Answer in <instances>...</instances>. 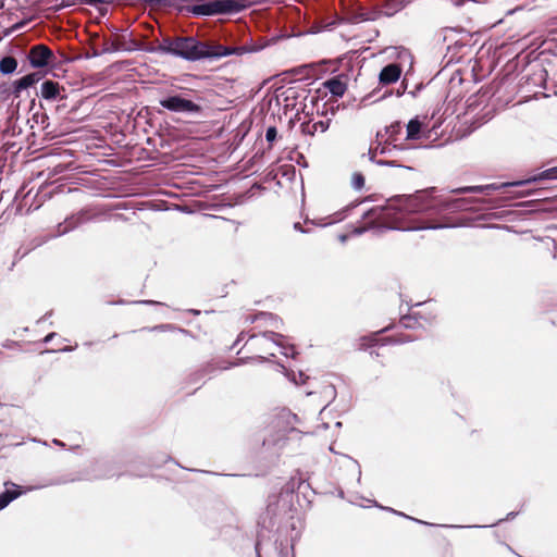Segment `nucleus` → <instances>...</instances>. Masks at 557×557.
I'll list each match as a JSON object with an SVG mask.
<instances>
[{
  "label": "nucleus",
  "mask_w": 557,
  "mask_h": 557,
  "mask_svg": "<svg viewBox=\"0 0 557 557\" xmlns=\"http://www.w3.org/2000/svg\"><path fill=\"white\" fill-rule=\"evenodd\" d=\"M81 1L84 3H87V4H95V3L106 2L107 0H81Z\"/></svg>",
  "instance_id": "obj_18"
},
{
  "label": "nucleus",
  "mask_w": 557,
  "mask_h": 557,
  "mask_svg": "<svg viewBox=\"0 0 557 557\" xmlns=\"http://www.w3.org/2000/svg\"><path fill=\"white\" fill-rule=\"evenodd\" d=\"M324 86L334 96H342L346 90V85L338 78H332L324 83Z\"/></svg>",
  "instance_id": "obj_11"
},
{
  "label": "nucleus",
  "mask_w": 557,
  "mask_h": 557,
  "mask_svg": "<svg viewBox=\"0 0 557 557\" xmlns=\"http://www.w3.org/2000/svg\"><path fill=\"white\" fill-rule=\"evenodd\" d=\"M351 183L355 189H361L364 186V177L360 173H355Z\"/></svg>",
  "instance_id": "obj_14"
},
{
  "label": "nucleus",
  "mask_w": 557,
  "mask_h": 557,
  "mask_svg": "<svg viewBox=\"0 0 557 557\" xmlns=\"http://www.w3.org/2000/svg\"><path fill=\"white\" fill-rule=\"evenodd\" d=\"M160 104L175 113H193L199 111V106L180 95L169 96L160 100Z\"/></svg>",
  "instance_id": "obj_2"
},
{
  "label": "nucleus",
  "mask_w": 557,
  "mask_h": 557,
  "mask_svg": "<svg viewBox=\"0 0 557 557\" xmlns=\"http://www.w3.org/2000/svg\"><path fill=\"white\" fill-rule=\"evenodd\" d=\"M61 87L58 83L52 81H46L41 85V97L47 100H54L60 96Z\"/></svg>",
  "instance_id": "obj_8"
},
{
  "label": "nucleus",
  "mask_w": 557,
  "mask_h": 557,
  "mask_svg": "<svg viewBox=\"0 0 557 557\" xmlns=\"http://www.w3.org/2000/svg\"><path fill=\"white\" fill-rule=\"evenodd\" d=\"M54 336V333H50L46 336L45 342L48 343Z\"/></svg>",
  "instance_id": "obj_20"
},
{
  "label": "nucleus",
  "mask_w": 557,
  "mask_h": 557,
  "mask_svg": "<svg viewBox=\"0 0 557 557\" xmlns=\"http://www.w3.org/2000/svg\"><path fill=\"white\" fill-rule=\"evenodd\" d=\"M282 354L285 355V356H289L288 349L285 348V347H283Z\"/></svg>",
  "instance_id": "obj_21"
},
{
  "label": "nucleus",
  "mask_w": 557,
  "mask_h": 557,
  "mask_svg": "<svg viewBox=\"0 0 557 557\" xmlns=\"http://www.w3.org/2000/svg\"><path fill=\"white\" fill-rule=\"evenodd\" d=\"M52 55V51L48 47L38 45L30 49L28 58L33 67H44L49 64Z\"/></svg>",
  "instance_id": "obj_4"
},
{
  "label": "nucleus",
  "mask_w": 557,
  "mask_h": 557,
  "mask_svg": "<svg viewBox=\"0 0 557 557\" xmlns=\"http://www.w3.org/2000/svg\"><path fill=\"white\" fill-rule=\"evenodd\" d=\"M293 380H294V382H295L296 384H298V383H300V382H301V383H304V382H305V379H304V374H302V373H299V377H298V380H297L295 376H294V379H293Z\"/></svg>",
  "instance_id": "obj_19"
},
{
  "label": "nucleus",
  "mask_w": 557,
  "mask_h": 557,
  "mask_svg": "<svg viewBox=\"0 0 557 557\" xmlns=\"http://www.w3.org/2000/svg\"><path fill=\"white\" fill-rule=\"evenodd\" d=\"M239 5L233 0H216L207 4L198 5L195 9L196 13L212 15L220 13H228L238 11Z\"/></svg>",
  "instance_id": "obj_3"
},
{
  "label": "nucleus",
  "mask_w": 557,
  "mask_h": 557,
  "mask_svg": "<svg viewBox=\"0 0 557 557\" xmlns=\"http://www.w3.org/2000/svg\"><path fill=\"white\" fill-rule=\"evenodd\" d=\"M158 50L189 61L222 58L237 52L236 49L226 48L213 41H198L194 37L163 38Z\"/></svg>",
  "instance_id": "obj_1"
},
{
  "label": "nucleus",
  "mask_w": 557,
  "mask_h": 557,
  "mask_svg": "<svg viewBox=\"0 0 557 557\" xmlns=\"http://www.w3.org/2000/svg\"><path fill=\"white\" fill-rule=\"evenodd\" d=\"M12 486L14 490L8 488L4 493L0 494V510L5 508L13 499L22 494L17 485L12 484Z\"/></svg>",
  "instance_id": "obj_10"
},
{
  "label": "nucleus",
  "mask_w": 557,
  "mask_h": 557,
  "mask_svg": "<svg viewBox=\"0 0 557 557\" xmlns=\"http://www.w3.org/2000/svg\"><path fill=\"white\" fill-rule=\"evenodd\" d=\"M487 188H490V186H470V187H465V188L458 189V191H461V193H467V191H470V193H481V191H483L484 189H487Z\"/></svg>",
  "instance_id": "obj_16"
},
{
  "label": "nucleus",
  "mask_w": 557,
  "mask_h": 557,
  "mask_svg": "<svg viewBox=\"0 0 557 557\" xmlns=\"http://www.w3.org/2000/svg\"><path fill=\"white\" fill-rule=\"evenodd\" d=\"M346 238H347V236H346V235H342V236H339V239H341V242H343V243L346 240Z\"/></svg>",
  "instance_id": "obj_22"
},
{
  "label": "nucleus",
  "mask_w": 557,
  "mask_h": 557,
  "mask_svg": "<svg viewBox=\"0 0 557 557\" xmlns=\"http://www.w3.org/2000/svg\"><path fill=\"white\" fill-rule=\"evenodd\" d=\"M150 2H159L160 0H149Z\"/></svg>",
  "instance_id": "obj_24"
},
{
  "label": "nucleus",
  "mask_w": 557,
  "mask_h": 557,
  "mask_svg": "<svg viewBox=\"0 0 557 557\" xmlns=\"http://www.w3.org/2000/svg\"><path fill=\"white\" fill-rule=\"evenodd\" d=\"M17 62L12 57H5L0 61V71L3 74H10L16 70Z\"/></svg>",
  "instance_id": "obj_13"
},
{
  "label": "nucleus",
  "mask_w": 557,
  "mask_h": 557,
  "mask_svg": "<svg viewBox=\"0 0 557 557\" xmlns=\"http://www.w3.org/2000/svg\"><path fill=\"white\" fill-rule=\"evenodd\" d=\"M391 207L396 202L400 211L408 213L419 212L421 210L418 196H397L391 200Z\"/></svg>",
  "instance_id": "obj_5"
},
{
  "label": "nucleus",
  "mask_w": 557,
  "mask_h": 557,
  "mask_svg": "<svg viewBox=\"0 0 557 557\" xmlns=\"http://www.w3.org/2000/svg\"><path fill=\"white\" fill-rule=\"evenodd\" d=\"M267 140L272 141L276 137V129L274 127H269L265 134Z\"/></svg>",
  "instance_id": "obj_17"
},
{
  "label": "nucleus",
  "mask_w": 557,
  "mask_h": 557,
  "mask_svg": "<svg viewBox=\"0 0 557 557\" xmlns=\"http://www.w3.org/2000/svg\"><path fill=\"white\" fill-rule=\"evenodd\" d=\"M401 74V69L397 64H388L386 65L380 73L379 79L383 85H388L395 83L399 79Z\"/></svg>",
  "instance_id": "obj_6"
},
{
  "label": "nucleus",
  "mask_w": 557,
  "mask_h": 557,
  "mask_svg": "<svg viewBox=\"0 0 557 557\" xmlns=\"http://www.w3.org/2000/svg\"><path fill=\"white\" fill-rule=\"evenodd\" d=\"M282 335L276 333H269L265 335V339L271 342L273 345L281 347L282 346Z\"/></svg>",
  "instance_id": "obj_15"
},
{
  "label": "nucleus",
  "mask_w": 557,
  "mask_h": 557,
  "mask_svg": "<svg viewBox=\"0 0 557 557\" xmlns=\"http://www.w3.org/2000/svg\"><path fill=\"white\" fill-rule=\"evenodd\" d=\"M550 180H557V166L547 169V170L539 173L537 175L532 176L525 181L510 183L509 185L510 186H519V185H523V184L531 183V182L550 181Z\"/></svg>",
  "instance_id": "obj_7"
},
{
  "label": "nucleus",
  "mask_w": 557,
  "mask_h": 557,
  "mask_svg": "<svg viewBox=\"0 0 557 557\" xmlns=\"http://www.w3.org/2000/svg\"><path fill=\"white\" fill-rule=\"evenodd\" d=\"M425 137L422 124L418 119L410 120L407 125V139H420Z\"/></svg>",
  "instance_id": "obj_9"
},
{
  "label": "nucleus",
  "mask_w": 557,
  "mask_h": 557,
  "mask_svg": "<svg viewBox=\"0 0 557 557\" xmlns=\"http://www.w3.org/2000/svg\"><path fill=\"white\" fill-rule=\"evenodd\" d=\"M38 81L39 76L36 73L23 76L16 82V92L33 86Z\"/></svg>",
  "instance_id": "obj_12"
},
{
  "label": "nucleus",
  "mask_w": 557,
  "mask_h": 557,
  "mask_svg": "<svg viewBox=\"0 0 557 557\" xmlns=\"http://www.w3.org/2000/svg\"><path fill=\"white\" fill-rule=\"evenodd\" d=\"M355 232H356L357 234H361V233H362V231H361V230H356Z\"/></svg>",
  "instance_id": "obj_23"
}]
</instances>
